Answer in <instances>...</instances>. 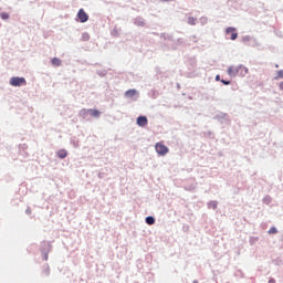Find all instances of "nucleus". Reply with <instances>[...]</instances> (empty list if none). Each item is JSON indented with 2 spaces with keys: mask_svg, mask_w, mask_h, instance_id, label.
I'll return each instance as SVG.
<instances>
[{
  "mask_svg": "<svg viewBox=\"0 0 283 283\" xmlns=\"http://www.w3.org/2000/svg\"><path fill=\"white\" fill-rule=\"evenodd\" d=\"M231 34V40L235 41L238 39V33L235 32V28L229 27L227 29V35Z\"/></svg>",
  "mask_w": 283,
  "mask_h": 283,
  "instance_id": "7",
  "label": "nucleus"
},
{
  "mask_svg": "<svg viewBox=\"0 0 283 283\" xmlns=\"http://www.w3.org/2000/svg\"><path fill=\"white\" fill-rule=\"evenodd\" d=\"M188 24L196 25L197 24V18H188Z\"/></svg>",
  "mask_w": 283,
  "mask_h": 283,
  "instance_id": "13",
  "label": "nucleus"
},
{
  "mask_svg": "<svg viewBox=\"0 0 283 283\" xmlns=\"http://www.w3.org/2000/svg\"><path fill=\"white\" fill-rule=\"evenodd\" d=\"M56 155L60 159H65L69 155V151H67V149L62 148V149L57 150Z\"/></svg>",
  "mask_w": 283,
  "mask_h": 283,
  "instance_id": "8",
  "label": "nucleus"
},
{
  "mask_svg": "<svg viewBox=\"0 0 283 283\" xmlns=\"http://www.w3.org/2000/svg\"><path fill=\"white\" fill-rule=\"evenodd\" d=\"M279 87L281 91H283V82H280Z\"/></svg>",
  "mask_w": 283,
  "mask_h": 283,
  "instance_id": "18",
  "label": "nucleus"
},
{
  "mask_svg": "<svg viewBox=\"0 0 283 283\" xmlns=\"http://www.w3.org/2000/svg\"><path fill=\"white\" fill-rule=\"evenodd\" d=\"M137 125L140 126V127H145L148 125V119L146 116H139L137 117V120H136Z\"/></svg>",
  "mask_w": 283,
  "mask_h": 283,
  "instance_id": "6",
  "label": "nucleus"
},
{
  "mask_svg": "<svg viewBox=\"0 0 283 283\" xmlns=\"http://www.w3.org/2000/svg\"><path fill=\"white\" fill-rule=\"evenodd\" d=\"M221 83H223L224 85H230L231 84V82L227 81V80H221Z\"/></svg>",
  "mask_w": 283,
  "mask_h": 283,
  "instance_id": "17",
  "label": "nucleus"
},
{
  "mask_svg": "<svg viewBox=\"0 0 283 283\" xmlns=\"http://www.w3.org/2000/svg\"><path fill=\"white\" fill-rule=\"evenodd\" d=\"M155 151H157L159 156L164 157L169 153V148H167V146H165V144L161 142L155 144Z\"/></svg>",
  "mask_w": 283,
  "mask_h": 283,
  "instance_id": "3",
  "label": "nucleus"
},
{
  "mask_svg": "<svg viewBox=\"0 0 283 283\" xmlns=\"http://www.w3.org/2000/svg\"><path fill=\"white\" fill-rule=\"evenodd\" d=\"M277 233V229L275 227H271L269 229V234H276Z\"/></svg>",
  "mask_w": 283,
  "mask_h": 283,
  "instance_id": "14",
  "label": "nucleus"
},
{
  "mask_svg": "<svg viewBox=\"0 0 283 283\" xmlns=\"http://www.w3.org/2000/svg\"><path fill=\"white\" fill-rule=\"evenodd\" d=\"M209 207L212 209H217L218 208V203L217 202H210Z\"/></svg>",
  "mask_w": 283,
  "mask_h": 283,
  "instance_id": "16",
  "label": "nucleus"
},
{
  "mask_svg": "<svg viewBox=\"0 0 283 283\" xmlns=\"http://www.w3.org/2000/svg\"><path fill=\"white\" fill-rule=\"evenodd\" d=\"M137 95V90L135 88H132V90H128L125 92V96L128 97V98H133Z\"/></svg>",
  "mask_w": 283,
  "mask_h": 283,
  "instance_id": "9",
  "label": "nucleus"
},
{
  "mask_svg": "<svg viewBox=\"0 0 283 283\" xmlns=\"http://www.w3.org/2000/svg\"><path fill=\"white\" fill-rule=\"evenodd\" d=\"M51 63H52L54 66H61V65H62V61H61V59H59V57L52 59Z\"/></svg>",
  "mask_w": 283,
  "mask_h": 283,
  "instance_id": "11",
  "label": "nucleus"
},
{
  "mask_svg": "<svg viewBox=\"0 0 283 283\" xmlns=\"http://www.w3.org/2000/svg\"><path fill=\"white\" fill-rule=\"evenodd\" d=\"M145 222L148 226H154L156 223V219L153 216H148V217L145 218Z\"/></svg>",
  "mask_w": 283,
  "mask_h": 283,
  "instance_id": "10",
  "label": "nucleus"
},
{
  "mask_svg": "<svg viewBox=\"0 0 283 283\" xmlns=\"http://www.w3.org/2000/svg\"><path fill=\"white\" fill-rule=\"evenodd\" d=\"M83 114H91L94 118H99L101 112L97 109H82Z\"/></svg>",
  "mask_w": 283,
  "mask_h": 283,
  "instance_id": "5",
  "label": "nucleus"
},
{
  "mask_svg": "<svg viewBox=\"0 0 283 283\" xmlns=\"http://www.w3.org/2000/svg\"><path fill=\"white\" fill-rule=\"evenodd\" d=\"M214 80L220 81V76H219V75H217V77H214Z\"/></svg>",
  "mask_w": 283,
  "mask_h": 283,
  "instance_id": "20",
  "label": "nucleus"
},
{
  "mask_svg": "<svg viewBox=\"0 0 283 283\" xmlns=\"http://www.w3.org/2000/svg\"><path fill=\"white\" fill-rule=\"evenodd\" d=\"M248 69L243 65H239V66H230L228 70V74L231 77H235V76H240V77H244L248 74Z\"/></svg>",
  "mask_w": 283,
  "mask_h": 283,
  "instance_id": "1",
  "label": "nucleus"
},
{
  "mask_svg": "<svg viewBox=\"0 0 283 283\" xmlns=\"http://www.w3.org/2000/svg\"><path fill=\"white\" fill-rule=\"evenodd\" d=\"M269 283H275V280H274V279H271V280L269 281Z\"/></svg>",
  "mask_w": 283,
  "mask_h": 283,
  "instance_id": "19",
  "label": "nucleus"
},
{
  "mask_svg": "<svg viewBox=\"0 0 283 283\" xmlns=\"http://www.w3.org/2000/svg\"><path fill=\"white\" fill-rule=\"evenodd\" d=\"M77 19L81 23H86L90 19L87 13L84 11V9L78 10L77 12Z\"/></svg>",
  "mask_w": 283,
  "mask_h": 283,
  "instance_id": "4",
  "label": "nucleus"
},
{
  "mask_svg": "<svg viewBox=\"0 0 283 283\" xmlns=\"http://www.w3.org/2000/svg\"><path fill=\"white\" fill-rule=\"evenodd\" d=\"M279 78H283V70L277 71V76L275 77V80H279Z\"/></svg>",
  "mask_w": 283,
  "mask_h": 283,
  "instance_id": "15",
  "label": "nucleus"
},
{
  "mask_svg": "<svg viewBox=\"0 0 283 283\" xmlns=\"http://www.w3.org/2000/svg\"><path fill=\"white\" fill-rule=\"evenodd\" d=\"M0 18H1L3 21H7V20L10 19V15H9V13L2 12V13H0Z\"/></svg>",
  "mask_w": 283,
  "mask_h": 283,
  "instance_id": "12",
  "label": "nucleus"
},
{
  "mask_svg": "<svg viewBox=\"0 0 283 283\" xmlns=\"http://www.w3.org/2000/svg\"><path fill=\"white\" fill-rule=\"evenodd\" d=\"M192 283H199L198 280H195Z\"/></svg>",
  "mask_w": 283,
  "mask_h": 283,
  "instance_id": "21",
  "label": "nucleus"
},
{
  "mask_svg": "<svg viewBox=\"0 0 283 283\" xmlns=\"http://www.w3.org/2000/svg\"><path fill=\"white\" fill-rule=\"evenodd\" d=\"M10 85L14 87L25 86L27 80L25 77H11Z\"/></svg>",
  "mask_w": 283,
  "mask_h": 283,
  "instance_id": "2",
  "label": "nucleus"
}]
</instances>
